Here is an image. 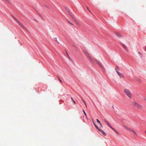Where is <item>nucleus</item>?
I'll list each match as a JSON object with an SVG mask.
<instances>
[{"label": "nucleus", "mask_w": 146, "mask_h": 146, "mask_svg": "<svg viewBox=\"0 0 146 146\" xmlns=\"http://www.w3.org/2000/svg\"><path fill=\"white\" fill-rule=\"evenodd\" d=\"M96 120H97V122H98V123H99V124H100V123H101L100 122V121H99V120H98V119H96Z\"/></svg>", "instance_id": "nucleus-18"}, {"label": "nucleus", "mask_w": 146, "mask_h": 146, "mask_svg": "<svg viewBox=\"0 0 146 146\" xmlns=\"http://www.w3.org/2000/svg\"><path fill=\"white\" fill-rule=\"evenodd\" d=\"M54 39V40L56 41H57V38H55Z\"/></svg>", "instance_id": "nucleus-26"}, {"label": "nucleus", "mask_w": 146, "mask_h": 146, "mask_svg": "<svg viewBox=\"0 0 146 146\" xmlns=\"http://www.w3.org/2000/svg\"><path fill=\"white\" fill-rule=\"evenodd\" d=\"M66 9V11H67L69 13V15L70 16V17H72V19L77 24H79L78 22L76 20V19L74 17H73L72 13L70 12L69 11V10L68 9Z\"/></svg>", "instance_id": "nucleus-2"}, {"label": "nucleus", "mask_w": 146, "mask_h": 146, "mask_svg": "<svg viewBox=\"0 0 146 146\" xmlns=\"http://www.w3.org/2000/svg\"><path fill=\"white\" fill-rule=\"evenodd\" d=\"M99 131H100L104 135L106 136V133L102 129L99 128L98 129Z\"/></svg>", "instance_id": "nucleus-7"}, {"label": "nucleus", "mask_w": 146, "mask_h": 146, "mask_svg": "<svg viewBox=\"0 0 146 146\" xmlns=\"http://www.w3.org/2000/svg\"><path fill=\"white\" fill-rule=\"evenodd\" d=\"M92 122H93V123L94 124V125L96 127L97 129H98L99 128H98V126L97 125H96V124H95V123H94V121H92Z\"/></svg>", "instance_id": "nucleus-12"}, {"label": "nucleus", "mask_w": 146, "mask_h": 146, "mask_svg": "<svg viewBox=\"0 0 146 146\" xmlns=\"http://www.w3.org/2000/svg\"><path fill=\"white\" fill-rule=\"evenodd\" d=\"M145 51H146V46H145Z\"/></svg>", "instance_id": "nucleus-32"}, {"label": "nucleus", "mask_w": 146, "mask_h": 146, "mask_svg": "<svg viewBox=\"0 0 146 146\" xmlns=\"http://www.w3.org/2000/svg\"><path fill=\"white\" fill-rule=\"evenodd\" d=\"M95 61L97 62V63H98V64H99L100 66L101 67H103L102 66V64H101L100 63V62L98 60L96 59V60H95Z\"/></svg>", "instance_id": "nucleus-9"}, {"label": "nucleus", "mask_w": 146, "mask_h": 146, "mask_svg": "<svg viewBox=\"0 0 146 146\" xmlns=\"http://www.w3.org/2000/svg\"><path fill=\"white\" fill-rule=\"evenodd\" d=\"M67 22L69 23H70V24L71 25H73V26H74V25L73 23H71L69 20H67Z\"/></svg>", "instance_id": "nucleus-14"}, {"label": "nucleus", "mask_w": 146, "mask_h": 146, "mask_svg": "<svg viewBox=\"0 0 146 146\" xmlns=\"http://www.w3.org/2000/svg\"><path fill=\"white\" fill-rule=\"evenodd\" d=\"M145 133L146 134V130L145 131Z\"/></svg>", "instance_id": "nucleus-34"}, {"label": "nucleus", "mask_w": 146, "mask_h": 146, "mask_svg": "<svg viewBox=\"0 0 146 146\" xmlns=\"http://www.w3.org/2000/svg\"><path fill=\"white\" fill-rule=\"evenodd\" d=\"M116 34L118 37L120 38L122 37L121 35L118 33H116Z\"/></svg>", "instance_id": "nucleus-10"}, {"label": "nucleus", "mask_w": 146, "mask_h": 146, "mask_svg": "<svg viewBox=\"0 0 146 146\" xmlns=\"http://www.w3.org/2000/svg\"><path fill=\"white\" fill-rule=\"evenodd\" d=\"M138 53L140 54V56H142V54H141L140 52H138Z\"/></svg>", "instance_id": "nucleus-27"}, {"label": "nucleus", "mask_w": 146, "mask_h": 146, "mask_svg": "<svg viewBox=\"0 0 146 146\" xmlns=\"http://www.w3.org/2000/svg\"><path fill=\"white\" fill-rule=\"evenodd\" d=\"M115 70L116 71L117 70V71H118L119 70L118 67H117V68H115Z\"/></svg>", "instance_id": "nucleus-20"}, {"label": "nucleus", "mask_w": 146, "mask_h": 146, "mask_svg": "<svg viewBox=\"0 0 146 146\" xmlns=\"http://www.w3.org/2000/svg\"><path fill=\"white\" fill-rule=\"evenodd\" d=\"M88 58L90 60V61L92 63H94V61H93V60H92V58L90 57H89Z\"/></svg>", "instance_id": "nucleus-11"}, {"label": "nucleus", "mask_w": 146, "mask_h": 146, "mask_svg": "<svg viewBox=\"0 0 146 146\" xmlns=\"http://www.w3.org/2000/svg\"><path fill=\"white\" fill-rule=\"evenodd\" d=\"M58 79H59L60 82H61V83H62V80H60V78L58 77Z\"/></svg>", "instance_id": "nucleus-17"}, {"label": "nucleus", "mask_w": 146, "mask_h": 146, "mask_svg": "<svg viewBox=\"0 0 146 146\" xmlns=\"http://www.w3.org/2000/svg\"><path fill=\"white\" fill-rule=\"evenodd\" d=\"M100 125L101 126V127H103V126L102 125L101 123H100Z\"/></svg>", "instance_id": "nucleus-31"}, {"label": "nucleus", "mask_w": 146, "mask_h": 146, "mask_svg": "<svg viewBox=\"0 0 146 146\" xmlns=\"http://www.w3.org/2000/svg\"><path fill=\"white\" fill-rule=\"evenodd\" d=\"M83 52L88 58L90 57L89 53L86 50H83Z\"/></svg>", "instance_id": "nucleus-5"}, {"label": "nucleus", "mask_w": 146, "mask_h": 146, "mask_svg": "<svg viewBox=\"0 0 146 146\" xmlns=\"http://www.w3.org/2000/svg\"><path fill=\"white\" fill-rule=\"evenodd\" d=\"M116 72L120 77L122 78L123 77V75L121 73H120L118 71L116 70Z\"/></svg>", "instance_id": "nucleus-8"}, {"label": "nucleus", "mask_w": 146, "mask_h": 146, "mask_svg": "<svg viewBox=\"0 0 146 146\" xmlns=\"http://www.w3.org/2000/svg\"><path fill=\"white\" fill-rule=\"evenodd\" d=\"M87 9L88 10V11L90 12H91L89 10L88 8L87 7Z\"/></svg>", "instance_id": "nucleus-22"}, {"label": "nucleus", "mask_w": 146, "mask_h": 146, "mask_svg": "<svg viewBox=\"0 0 146 146\" xmlns=\"http://www.w3.org/2000/svg\"><path fill=\"white\" fill-rule=\"evenodd\" d=\"M105 122L106 123H108V121H106V120H104Z\"/></svg>", "instance_id": "nucleus-24"}, {"label": "nucleus", "mask_w": 146, "mask_h": 146, "mask_svg": "<svg viewBox=\"0 0 146 146\" xmlns=\"http://www.w3.org/2000/svg\"><path fill=\"white\" fill-rule=\"evenodd\" d=\"M16 21L18 23L19 25L23 28L25 29V27L17 19L16 20Z\"/></svg>", "instance_id": "nucleus-6"}, {"label": "nucleus", "mask_w": 146, "mask_h": 146, "mask_svg": "<svg viewBox=\"0 0 146 146\" xmlns=\"http://www.w3.org/2000/svg\"><path fill=\"white\" fill-rule=\"evenodd\" d=\"M124 91L125 95L130 98L131 99L132 97V95L129 90L127 89H125Z\"/></svg>", "instance_id": "nucleus-1"}, {"label": "nucleus", "mask_w": 146, "mask_h": 146, "mask_svg": "<svg viewBox=\"0 0 146 146\" xmlns=\"http://www.w3.org/2000/svg\"><path fill=\"white\" fill-rule=\"evenodd\" d=\"M83 111L84 112V114H85V115L86 116V117L87 118V115L86 114V113L85 112L84 110H83Z\"/></svg>", "instance_id": "nucleus-15"}, {"label": "nucleus", "mask_w": 146, "mask_h": 146, "mask_svg": "<svg viewBox=\"0 0 146 146\" xmlns=\"http://www.w3.org/2000/svg\"><path fill=\"white\" fill-rule=\"evenodd\" d=\"M132 105L133 106H135L139 108H141L142 106L138 103L137 102L134 101L132 102Z\"/></svg>", "instance_id": "nucleus-3"}, {"label": "nucleus", "mask_w": 146, "mask_h": 146, "mask_svg": "<svg viewBox=\"0 0 146 146\" xmlns=\"http://www.w3.org/2000/svg\"><path fill=\"white\" fill-rule=\"evenodd\" d=\"M14 19L16 21V19H17L15 18V17H13Z\"/></svg>", "instance_id": "nucleus-28"}, {"label": "nucleus", "mask_w": 146, "mask_h": 146, "mask_svg": "<svg viewBox=\"0 0 146 146\" xmlns=\"http://www.w3.org/2000/svg\"><path fill=\"white\" fill-rule=\"evenodd\" d=\"M72 98V100H73V102L75 104H76V102H75L74 100H73V99L72 98Z\"/></svg>", "instance_id": "nucleus-23"}, {"label": "nucleus", "mask_w": 146, "mask_h": 146, "mask_svg": "<svg viewBox=\"0 0 146 146\" xmlns=\"http://www.w3.org/2000/svg\"><path fill=\"white\" fill-rule=\"evenodd\" d=\"M107 124L109 126H110V124L109 122Z\"/></svg>", "instance_id": "nucleus-30"}, {"label": "nucleus", "mask_w": 146, "mask_h": 146, "mask_svg": "<svg viewBox=\"0 0 146 146\" xmlns=\"http://www.w3.org/2000/svg\"><path fill=\"white\" fill-rule=\"evenodd\" d=\"M115 131V132L117 133H118L117 132V131H115V130L114 129V130Z\"/></svg>", "instance_id": "nucleus-33"}, {"label": "nucleus", "mask_w": 146, "mask_h": 146, "mask_svg": "<svg viewBox=\"0 0 146 146\" xmlns=\"http://www.w3.org/2000/svg\"><path fill=\"white\" fill-rule=\"evenodd\" d=\"M7 2H9V0H5Z\"/></svg>", "instance_id": "nucleus-25"}, {"label": "nucleus", "mask_w": 146, "mask_h": 146, "mask_svg": "<svg viewBox=\"0 0 146 146\" xmlns=\"http://www.w3.org/2000/svg\"><path fill=\"white\" fill-rule=\"evenodd\" d=\"M66 54H67V55L68 56V57L69 59L71 60H72V59H71V58H70V57L69 56V55L67 53V52H66Z\"/></svg>", "instance_id": "nucleus-16"}, {"label": "nucleus", "mask_w": 146, "mask_h": 146, "mask_svg": "<svg viewBox=\"0 0 146 146\" xmlns=\"http://www.w3.org/2000/svg\"><path fill=\"white\" fill-rule=\"evenodd\" d=\"M124 127H125L126 129L130 131H131L132 132H133V133H134L135 135H137V133H136L134 130H132V129H131L130 128L128 127L127 126H126L125 125H124L123 126Z\"/></svg>", "instance_id": "nucleus-4"}, {"label": "nucleus", "mask_w": 146, "mask_h": 146, "mask_svg": "<svg viewBox=\"0 0 146 146\" xmlns=\"http://www.w3.org/2000/svg\"><path fill=\"white\" fill-rule=\"evenodd\" d=\"M109 126H110V127L113 130H114V128H113L111 127V125H110Z\"/></svg>", "instance_id": "nucleus-21"}, {"label": "nucleus", "mask_w": 146, "mask_h": 146, "mask_svg": "<svg viewBox=\"0 0 146 146\" xmlns=\"http://www.w3.org/2000/svg\"><path fill=\"white\" fill-rule=\"evenodd\" d=\"M122 46H123V47L126 50H127L126 49V47L125 46L124 44H122Z\"/></svg>", "instance_id": "nucleus-13"}, {"label": "nucleus", "mask_w": 146, "mask_h": 146, "mask_svg": "<svg viewBox=\"0 0 146 146\" xmlns=\"http://www.w3.org/2000/svg\"><path fill=\"white\" fill-rule=\"evenodd\" d=\"M83 101L84 104H85L86 106L87 107V105H86V102H85V101L84 100H83Z\"/></svg>", "instance_id": "nucleus-19"}, {"label": "nucleus", "mask_w": 146, "mask_h": 146, "mask_svg": "<svg viewBox=\"0 0 146 146\" xmlns=\"http://www.w3.org/2000/svg\"><path fill=\"white\" fill-rule=\"evenodd\" d=\"M144 99L145 101H146V97H144Z\"/></svg>", "instance_id": "nucleus-29"}]
</instances>
